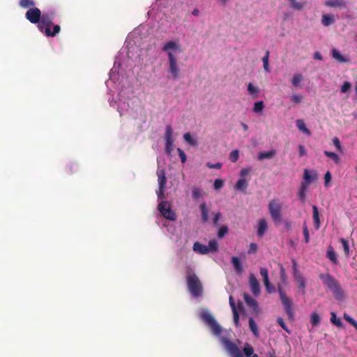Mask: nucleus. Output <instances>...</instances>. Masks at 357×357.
<instances>
[{
  "label": "nucleus",
  "instance_id": "f257e3e1",
  "mask_svg": "<svg viewBox=\"0 0 357 357\" xmlns=\"http://www.w3.org/2000/svg\"><path fill=\"white\" fill-rule=\"evenodd\" d=\"M178 47L179 45L176 42L170 40L166 43L162 48V51L167 54L169 63L168 71L172 75V77L174 79H178L180 69L177 58L171 50H178Z\"/></svg>",
  "mask_w": 357,
  "mask_h": 357
},
{
  "label": "nucleus",
  "instance_id": "f03ea898",
  "mask_svg": "<svg viewBox=\"0 0 357 357\" xmlns=\"http://www.w3.org/2000/svg\"><path fill=\"white\" fill-rule=\"evenodd\" d=\"M54 16V12L43 13L38 24V29L41 32H44L46 36L54 37L61 31V27L59 25H54L53 31H51L50 29Z\"/></svg>",
  "mask_w": 357,
  "mask_h": 357
},
{
  "label": "nucleus",
  "instance_id": "7ed1b4c3",
  "mask_svg": "<svg viewBox=\"0 0 357 357\" xmlns=\"http://www.w3.org/2000/svg\"><path fill=\"white\" fill-rule=\"evenodd\" d=\"M186 280L188 289L190 294L195 298L202 296L203 292L202 283L190 267L187 268Z\"/></svg>",
  "mask_w": 357,
  "mask_h": 357
},
{
  "label": "nucleus",
  "instance_id": "20e7f679",
  "mask_svg": "<svg viewBox=\"0 0 357 357\" xmlns=\"http://www.w3.org/2000/svg\"><path fill=\"white\" fill-rule=\"evenodd\" d=\"M319 278L322 280L323 283L333 294L335 298L340 300L343 298V292L341 290L339 282L330 274H320Z\"/></svg>",
  "mask_w": 357,
  "mask_h": 357
},
{
  "label": "nucleus",
  "instance_id": "39448f33",
  "mask_svg": "<svg viewBox=\"0 0 357 357\" xmlns=\"http://www.w3.org/2000/svg\"><path fill=\"white\" fill-rule=\"evenodd\" d=\"M200 319L206 324L212 331L213 333L219 335L222 333L221 326L217 323L215 318L207 310H203L199 314Z\"/></svg>",
  "mask_w": 357,
  "mask_h": 357
},
{
  "label": "nucleus",
  "instance_id": "423d86ee",
  "mask_svg": "<svg viewBox=\"0 0 357 357\" xmlns=\"http://www.w3.org/2000/svg\"><path fill=\"white\" fill-rule=\"evenodd\" d=\"M278 289L280 295V298L284 308L285 313L287 314L289 319L294 320V312L292 307L291 300L286 295L280 285L278 286Z\"/></svg>",
  "mask_w": 357,
  "mask_h": 357
},
{
  "label": "nucleus",
  "instance_id": "0eeeda50",
  "mask_svg": "<svg viewBox=\"0 0 357 357\" xmlns=\"http://www.w3.org/2000/svg\"><path fill=\"white\" fill-rule=\"evenodd\" d=\"M158 209L161 215L169 220L176 219V213L172 210L171 205L167 201H161L158 205Z\"/></svg>",
  "mask_w": 357,
  "mask_h": 357
},
{
  "label": "nucleus",
  "instance_id": "6e6552de",
  "mask_svg": "<svg viewBox=\"0 0 357 357\" xmlns=\"http://www.w3.org/2000/svg\"><path fill=\"white\" fill-rule=\"evenodd\" d=\"M282 206L275 199L271 201L268 204V211L271 218L275 222H280L282 221L281 215Z\"/></svg>",
  "mask_w": 357,
  "mask_h": 357
},
{
  "label": "nucleus",
  "instance_id": "1a4fd4ad",
  "mask_svg": "<svg viewBox=\"0 0 357 357\" xmlns=\"http://www.w3.org/2000/svg\"><path fill=\"white\" fill-rule=\"evenodd\" d=\"M222 343L231 357H243L236 344L226 338L222 340Z\"/></svg>",
  "mask_w": 357,
  "mask_h": 357
},
{
  "label": "nucleus",
  "instance_id": "9d476101",
  "mask_svg": "<svg viewBox=\"0 0 357 357\" xmlns=\"http://www.w3.org/2000/svg\"><path fill=\"white\" fill-rule=\"evenodd\" d=\"M294 267V278L296 282L298 288L301 291L302 294H305L306 281L303 275L297 269V264L295 260L292 261Z\"/></svg>",
  "mask_w": 357,
  "mask_h": 357
},
{
  "label": "nucleus",
  "instance_id": "9b49d317",
  "mask_svg": "<svg viewBox=\"0 0 357 357\" xmlns=\"http://www.w3.org/2000/svg\"><path fill=\"white\" fill-rule=\"evenodd\" d=\"M41 11L38 8L33 7L28 9L25 14V17L32 24H38L41 18Z\"/></svg>",
  "mask_w": 357,
  "mask_h": 357
},
{
  "label": "nucleus",
  "instance_id": "f8f14e48",
  "mask_svg": "<svg viewBox=\"0 0 357 357\" xmlns=\"http://www.w3.org/2000/svg\"><path fill=\"white\" fill-rule=\"evenodd\" d=\"M249 282L252 293L255 296H258L260 294V286L257 279L253 273H250L249 275Z\"/></svg>",
  "mask_w": 357,
  "mask_h": 357
},
{
  "label": "nucleus",
  "instance_id": "ddd939ff",
  "mask_svg": "<svg viewBox=\"0 0 357 357\" xmlns=\"http://www.w3.org/2000/svg\"><path fill=\"white\" fill-rule=\"evenodd\" d=\"M268 229V224L264 218H261L258 221L257 224V235L259 237L264 236Z\"/></svg>",
  "mask_w": 357,
  "mask_h": 357
},
{
  "label": "nucleus",
  "instance_id": "4468645a",
  "mask_svg": "<svg viewBox=\"0 0 357 357\" xmlns=\"http://www.w3.org/2000/svg\"><path fill=\"white\" fill-rule=\"evenodd\" d=\"M157 176L158 177L159 188H165L167 183V178L165 176V171L164 169H158L157 171Z\"/></svg>",
  "mask_w": 357,
  "mask_h": 357
},
{
  "label": "nucleus",
  "instance_id": "2eb2a0df",
  "mask_svg": "<svg viewBox=\"0 0 357 357\" xmlns=\"http://www.w3.org/2000/svg\"><path fill=\"white\" fill-rule=\"evenodd\" d=\"M199 208H200V211H201L202 221L203 223H206L208 221V213H209V211L208 209L206 202L202 203L199 206Z\"/></svg>",
  "mask_w": 357,
  "mask_h": 357
},
{
  "label": "nucleus",
  "instance_id": "dca6fc26",
  "mask_svg": "<svg viewBox=\"0 0 357 357\" xmlns=\"http://www.w3.org/2000/svg\"><path fill=\"white\" fill-rule=\"evenodd\" d=\"M192 248L195 252L201 255H206L208 253V247L197 241L193 244Z\"/></svg>",
  "mask_w": 357,
  "mask_h": 357
},
{
  "label": "nucleus",
  "instance_id": "f3484780",
  "mask_svg": "<svg viewBox=\"0 0 357 357\" xmlns=\"http://www.w3.org/2000/svg\"><path fill=\"white\" fill-rule=\"evenodd\" d=\"M324 4L328 7H341L345 8L347 6V2L344 0H328Z\"/></svg>",
  "mask_w": 357,
  "mask_h": 357
},
{
  "label": "nucleus",
  "instance_id": "a211bd4d",
  "mask_svg": "<svg viewBox=\"0 0 357 357\" xmlns=\"http://www.w3.org/2000/svg\"><path fill=\"white\" fill-rule=\"evenodd\" d=\"M303 177L305 181V183H307L308 185L310 183L317 178V175L313 171L310 172L307 169H305Z\"/></svg>",
  "mask_w": 357,
  "mask_h": 357
},
{
  "label": "nucleus",
  "instance_id": "6ab92c4d",
  "mask_svg": "<svg viewBox=\"0 0 357 357\" xmlns=\"http://www.w3.org/2000/svg\"><path fill=\"white\" fill-rule=\"evenodd\" d=\"M312 218L317 229H319L321 225L319 213L316 205L312 206Z\"/></svg>",
  "mask_w": 357,
  "mask_h": 357
},
{
  "label": "nucleus",
  "instance_id": "aec40b11",
  "mask_svg": "<svg viewBox=\"0 0 357 357\" xmlns=\"http://www.w3.org/2000/svg\"><path fill=\"white\" fill-rule=\"evenodd\" d=\"M307 187H308L307 183H306L305 182H302L301 184V186L299 188V190H298V199L303 203L305 202V200L306 190L307 189Z\"/></svg>",
  "mask_w": 357,
  "mask_h": 357
},
{
  "label": "nucleus",
  "instance_id": "412c9836",
  "mask_svg": "<svg viewBox=\"0 0 357 357\" xmlns=\"http://www.w3.org/2000/svg\"><path fill=\"white\" fill-rule=\"evenodd\" d=\"M248 185V181L243 178H240L235 184V189L244 192Z\"/></svg>",
  "mask_w": 357,
  "mask_h": 357
},
{
  "label": "nucleus",
  "instance_id": "4be33fe9",
  "mask_svg": "<svg viewBox=\"0 0 357 357\" xmlns=\"http://www.w3.org/2000/svg\"><path fill=\"white\" fill-rule=\"evenodd\" d=\"M231 264H233L236 273H241L243 271L240 260L237 257H233L231 258Z\"/></svg>",
  "mask_w": 357,
  "mask_h": 357
},
{
  "label": "nucleus",
  "instance_id": "5701e85b",
  "mask_svg": "<svg viewBox=\"0 0 357 357\" xmlns=\"http://www.w3.org/2000/svg\"><path fill=\"white\" fill-rule=\"evenodd\" d=\"M275 155V151L274 150H271L269 151L266 152H260L258 155L257 158L259 160H262L264 159H270L272 158Z\"/></svg>",
  "mask_w": 357,
  "mask_h": 357
},
{
  "label": "nucleus",
  "instance_id": "b1692460",
  "mask_svg": "<svg viewBox=\"0 0 357 357\" xmlns=\"http://www.w3.org/2000/svg\"><path fill=\"white\" fill-rule=\"evenodd\" d=\"M243 298L245 300V302L246 304L252 307H257V302L255 299L252 298L250 296H249L248 294L245 293L243 294Z\"/></svg>",
  "mask_w": 357,
  "mask_h": 357
},
{
  "label": "nucleus",
  "instance_id": "393cba45",
  "mask_svg": "<svg viewBox=\"0 0 357 357\" xmlns=\"http://www.w3.org/2000/svg\"><path fill=\"white\" fill-rule=\"evenodd\" d=\"M34 0H20L19 6L22 8H31L35 7Z\"/></svg>",
  "mask_w": 357,
  "mask_h": 357
},
{
  "label": "nucleus",
  "instance_id": "a878e982",
  "mask_svg": "<svg viewBox=\"0 0 357 357\" xmlns=\"http://www.w3.org/2000/svg\"><path fill=\"white\" fill-rule=\"evenodd\" d=\"M324 153L328 158L333 160L335 164L338 165L340 163V158L339 157V155L337 153L332 152V151H324Z\"/></svg>",
  "mask_w": 357,
  "mask_h": 357
},
{
  "label": "nucleus",
  "instance_id": "bb28decb",
  "mask_svg": "<svg viewBox=\"0 0 357 357\" xmlns=\"http://www.w3.org/2000/svg\"><path fill=\"white\" fill-rule=\"evenodd\" d=\"M326 257L334 264L337 263L336 253L332 246H329L326 252Z\"/></svg>",
  "mask_w": 357,
  "mask_h": 357
},
{
  "label": "nucleus",
  "instance_id": "cd10ccee",
  "mask_svg": "<svg viewBox=\"0 0 357 357\" xmlns=\"http://www.w3.org/2000/svg\"><path fill=\"white\" fill-rule=\"evenodd\" d=\"M296 124L297 128L300 130H301L303 132L307 134V135H311L310 131L305 126V124L303 120H302V119L296 120Z\"/></svg>",
  "mask_w": 357,
  "mask_h": 357
},
{
  "label": "nucleus",
  "instance_id": "c85d7f7f",
  "mask_svg": "<svg viewBox=\"0 0 357 357\" xmlns=\"http://www.w3.org/2000/svg\"><path fill=\"white\" fill-rule=\"evenodd\" d=\"M248 322H249V326H250L251 331L252 332V333L254 334V335L256 337H259V331H258L257 325L256 322L255 321L254 319L250 317L249 319Z\"/></svg>",
  "mask_w": 357,
  "mask_h": 357
},
{
  "label": "nucleus",
  "instance_id": "c756f323",
  "mask_svg": "<svg viewBox=\"0 0 357 357\" xmlns=\"http://www.w3.org/2000/svg\"><path fill=\"white\" fill-rule=\"evenodd\" d=\"M332 56L340 63H345L347 61V59H346L336 49H333L332 50Z\"/></svg>",
  "mask_w": 357,
  "mask_h": 357
},
{
  "label": "nucleus",
  "instance_id": "7c9ffc66",
  "mask_svg": "<svg viewBox=\"0 0 357 357\" xmlns=\"http://www.w3.org/2000/svg\"><path fill=\"white\" fill-rule=\"evenodd\" d=\"M243 351L244 355L246 357H251L253 356L254 354V349L253 347L248 343H246L243 349Z\"/></svg>",
  "mask_w": 357,
  "mask_h": 357
},
{
  "label": "nucleus",
  "instance_id": "2f4dec72",
  "mask_svg": "<svg viewBox=\"0 0 357 357\" xmlns=\"http://www.w3.org/2000/svg\"><path fill=\"white\" fill-rule=\"evenodd\" d=\"M183 138L190 145L195 146L197 145V141L193 138L190 132H186L183 135Z\"/></svg>",
  "mask_w": 357,
  "mask_h": 357
},
{
  "label": "nucleus",
  "instance_id": "473e14b6",
  "mask_svg": "<svg viewBox=\"0 0 357 357\" xmlns=\"http://www.w3.org/2000/svg\"><path fill=\"white\" fill-rule=\"evenodd\" d=\"M334 22L333 17L329 15H323L321 23L325 26H328Z\"/></svg>",
  "mask_w": 357,
  "mask_h": 357
},
{
  "label": "nucleus",
  "instance_id": "72a5a7b5",
  "mask_svg": "<svg viewBox=\"0 0 357 357\" xmlns=\"http://www.w3.org/2000/svg\"><path fill=\"white\" fill-rule=\"evenodd\" d=\"M291 3V7L297 10H301L305 6V3L298 2L296 0H289Z\"/></svg>",
  "mask_w": 357,
  "mask_h": 357
},
{
  "label": "nucleus",
  "instance_id": "f704fd0d",
  "mask_svg": "<svg viewBox=\"0 0 357 357\" xmlns=\"http://www.w3.org/2000/svg\"><path fill=\"white\" fill-rule=\"evenodd\" d=\"M248 91L254 98L258 96L259 92V88L253 86L251 83H249L248 85Z\"/></svg>",
  "mask_w": 357,
  "mask_h": 357
},
{
  "label": "nucleus",
  "instance_id": "c9c22d12",
  "mask_svg": "<svg viewBox=\"0 0 357 357\" xmlns=\"http://www.w3.org/2000/svg\"><path fill=\"white\" fill-rule=\"evenodd\" d=\"M207 247H208V252H217L218 250V244L217 241L215 239L210 240L208 242V246H207Z\"/></svg>",
  "mask_w": 357,
  "mask_h": 357
},
{
  "label": "nucleus",
  "instance_id": "e433bc0d",
  "mask_svg": "<svg viewBox=\"0 0 357 357\" xmlns=\"http://www.w3.org/2000/svg\"><path fill=\"white\" fill-rule=\"evenodd\" d=\"M331 321L337 327L342 328L343 326L340 319L337 318L336 314L334 312H331Z\"/></svg>",
  "mask_w": 357,
  "mask_h": 357
},
{
  "label": "nucleus",
  "instance_id": "4c0bfd02",
  "mask_svg": "<svg viewBox=\"0 0 357 357\" xmlns=\"http://www.w3.org/2000/svg\"><path fill=\"white\" fill-rule=\"evenodd\" d=\"M268 58H269V51L266 52L265 56L262 58L263 61V67L265 71L270 72L269 65H268Z\"/></svg>",
  "mask_w": 357,
  "mask_h": 357
},
{
  "label": "nucleus",
  "instance_id": "58836bf2",
  "mask_svg": "<svg viewBox=\"0 0 357 357\" xmlns=\"http://www.w3.org/2000/svg\"><path fill=\"white\" fill-rule=\"evenodd\" d=\"M303 79V75L301 74H295L291 79V84L294 86H298Z\"/></svg>",
  "mask_w": 357,
  "mask_h": 357
},
{
  "label": "nucleus",
  "instance_id": "ea45409f",
  "mask_svg": "<svg viewBox=\"0 0 357 357\" xmlns=\"http://www.w3.org/2000/svg\"><path fill=\"white\" fill-rule=\"evenodd\" d=\"M340 241L341 242V243L342 245L344 255L346 256H349L350 251H349V245L348 241L345 238H341L340 239Z\"/></svg>",
  "mask_w": 357,
  "mask_h": 357
},
{
  "label": "nucleus",
  "instance_id": "a19ab883",
  "mask_svg": "<svg viewBox=\"0 0 357 357\" xmlns=\"http://www.w3.org/2000/svg\"><path fill=\"white\" fill-rule=\"evenodd\" d=\"M264 108V104L263 101H258L254 104L253 111L256 113L262 112Z\"/></svg>",
  "mask_w": 357,
  "mask_h": 357
},
{
  "label": "nucleus",
  "instance_id": "79ce46f5",
  "mask_svg": "<svg viewBox=\"0 0 357 357\" xmlns=\"http://www.w3.org/2000/svg\"><path fill=\"white\" fill-rule=\"evenodd\" d=\"M303 232L304 235V241L305 243H308L310 241V233L307 226L305 222L303 225Z\"/></svg>",
  "mask_w": 357,
  "mask_h": 357
},
{
  "label": "nucleus",
  "instance_id": "37998d69",
  "mask_svg": "<svg viewBox=\"0 0 357 357\" xmlns=\"http://www.w3.org/2000/svg\"><path fill=\"white\" fill-rule=\"evenodd\" d=\"M310 322L313 326H317L320 322V317L317 312L311 314Z\"/></svg>",
  "mask_w": 357,
  "mask_h": 357
},
{
  "label": "nucleus",
  "instance_id": "c03bdc74",
  "mask_svg": "<svg viewBox=\"0 0 357 357\" xmlns=\"http://www.w3.org/2000/svg\"><path fill=\"white\" fill-rule=\"evenodd\" d=\"M165 140L168 141L169 144H170V140H172V129L170 125L166 127Z\"/></svg>",
  "mask_w": 357,
  "mask_h": 357
},
{
  "label": "nucleus",
  "instance_id": "a18cd8bd",
  "mask_svg": "<svg viewBox=\"0 0 357 357\" xmlns=\"http://www.w3.org/2000/svg\"><path fill=\"white\" fill-rule=\"evenodd\" d=\"M239 158V151L237 149L233 150L229 154V160L236 162L238 160Z\"/></svg>",
  "mask_w": 357,
  "mask_h": 357
},
{
  "label": "nucleus",
  "instance_id": "49530a36",
  "mask_svg": "<svg viewBox=\"0 0 357 357\" xmlns=\"http://www.w3.org/2000/svg\"><path fill=\"white\" fill-rule=\"evenodd\" d=\"M228 232V227L226 225L222 226L218 231V237L222 238Z\"/></svg>",
  "mask_w": 357,
  "mask_h": 357
},
{
  "label": "nucleus",
  "instance_id": "de8ad7c7",
  "mask_svg": "<svg viewBox=\"0 0 357 357\" xmlns=\"http://www.w3.org/2000/svg\"><path fill=\"white\" fill-rule=\"evenodd\" d=\"M260 274L263 278V280L264 283H268V271L266 268H261L260 269Z\"/></svg>",
  "mask_w": 357,
  "mask_h": 357
},
{
  "label": "nucleus",
  "instance_id": "09e8293b",
  "mask_svg": "<svg viewBox=\"0 0 357 357\" xmlns=\"http://www.w3.org/2000/svg\"><path fill=\"white\" fill-rule=\"evenodd\" d=\"M333 144L336 147V149L338 151H340V152L343 151V149L341 145L340 141L337 137H334L333 139Z\"/></svg>",
  "mask_w": 357,
  "mask_h": 357
},
{
  "label": "nucleus",
  "instance_id": "8fccbe9b",
  "mask_svg": "<svg viewBox=\"0 0 357 357\" xmlns=\"http://www.w3.org/2000/svg\"><path fill=\"white\" fill-rule=\"evenodd\" d=\"M224 185V181L222 179L217 178L214 181L213 186L215 190H220Z\"/></svg>",
  "mask_w": 357,
  "mask_h": 357
},
{
  "label": "nucleus",
  "instance_id": "3c124183",
  "mask_svg": "<svg viewBox=\"0 0 357 357\" xmlns=\"http://www.w3.org/2000/svg\"><path fill=\"white\" fill-rule=\"evenodd\" d=\"M351 87V84L349 82H344L343 83V84L341 86V92L342 93H346L347 91H348Z\"/></svg>",
  "mask_w": 357,
  "mask_h": 357
},
{
  "label": "nucleus",
  "instance_id": "603ef678",
  "mask_svg": "<svg viewBox=\"0 0 357 357\" xmlns=\"http://www.w3.org/2000/svg\"><path fill=\"white\" fill-rule=\"evenodd\" d=\"M192 195L194 199H198L202 196V191L198 188H194L192 191Z\"/></svg>",
  "mask_w": 357,
  "mask_h": 357
},
{
  "label": "nucleus",
  "instance_id": "864d4df0",
  "mask_svg": "<svg viewBox=\"0 0 357 357\" xmlns=\"http://www.w3.org/2000/svg\"><path fill=\"white\" fill-rule=\"evenodd\" d=\"M277 322L285 331L290 333L289 330L288 329L287 326H286V324L282 317H278L277 319Z\"/></svg>",
  "mask_w": 357,
  "mask_h": 357
},
{
  "label": "nucleus",
  "instance_id": "5fc2aeb1",
  "mask_svg": "<svg viewBox=\"0 0 357 357\" xmlns=\"http://www.w3.org/2000/svg\"><path fill=\"white\" fill-rule=\"evenodd\" d=\"M252 171L251 167L243 168L240 172L241 178H245V177Z\"/></svg>",
  "mask_w": 357,
  "mask_h": 357
},
{
  "label": "nucleus",
  "instance_id": "6e6d98bb",
  "mask_svg": "<svg viewBox=\"0 0 357 357\" xmlns=\"http://www.w3.org/2000/svg\"><path fill=\"white\" fill-rule=\"evenodd\" d=\"M213 222L215 226H218L219 220L220 219L222 214L220 212H217L213 214Z\"/></svg>",
  "mask_w": 357,
  "mask_h": 357
},
{
  "label": "nucleus",
  "instance_id": "4d7b16f0",
  "mask_svg": "<svg viewBox=\"0 0 357 357\" xmlns=\"http://www.w3.org/2000/svg\"><path fill=\"white\" fill-rule=\"evenodd\" d=\"M331 178H332L331 174L330 172L328 171L325 174V175H324V184H325V186H328V183L331 181Z\"/></svg>",
  "mask_w": 357,
  "mask_h": 357
},
{
  "label": "nucleus",
  "instance_id": "13d9d810",
  "mask_svg": "<svg viewBox=\"0 0 357 357\" xmlns=\"http://www.w3.org/2000/svg\"><path fill=\"white\" fill-rule=\"evenodd\" d=\"M303 97L301 95H293L291 97V100L295 103H299L302 101Z\"/></svg>",
  "mask_w": 357,
  "mask_h": 357
},
{
  "label": "nucleus",
  "instance_id": "bf43d9fd",
  "mask_svg": "<svg viewBox=\"0 0 357 357\" xmlns=\"http://www.w3.org/2000/svg\"><path fill=\"white\" fill-rule=\"evenodd\" d=\"M257 248H258V246L256 243H250L249 250L248 251V254L255 253L257 250Z\"/></svg>",
  "mask_w": 357,
  "mask_h": 357
},
{
  "label": "nucleus",
  "instance_id": "052dcab7",
  "mask_svg": "<svg viewBox=\"0 0 357 357\" xmlns=\"http://www.w3.org/2000/svg\"><path fill=\"white\" fill-rule=\"evenodd\" d=\"M206 166L210 169H219L222 167V164L220 162H217L215 164H212L211 162H208Z\"/></svg>",
  "mask_w": 357,
  "mask_h": 357
},
{
  "label": "nucleus",
  "instance_id": "680f3d73",
  "mask_svg": "<svg viewBox=\"0 0 357 357\" xmlns=\"http://www.w3.org/2000/svg\"><path fill=\"white\" fill-rule=\"evenodd\" d=\"M165 188H158V190L156 191V194H157L158 199H162L165 198Z\"/></svg>",
  "mask_w": 357,
  "mask_h": 357
},
{
  "label": "nucleus",
  "instance_id": "e2e57ef3",
  "mask_svg": "<svg viewBox=\"0 0 357 357\" xmlns=\"http://www.w3.org/2000/svg\"><path fill=\"white\" fill-rule=\"evenodd\" d=\"M178 153L179 157L181 158V162L183 163H185L186 162V160H187L185 153L181 149H178Z\"/></svg>",
  "mask_w": 357,
  "mask_h": 357
},
{
  "label": "nucleus",
  "instance_id": "0e129e2a",
  "mask_svg": "<svg viewBox=\"0 0 357 357\" xmlns=\"http://www.w3.org/2000/svg\"><path fill=\"white\" fill-rule=\"evenodd\" d=\"M234 315V322L236 326H239V314L238 311L232 312Z\"/></svg>",
  "mask_w": 357,
  "mask_h": 357
},
{
  "label": "nucleus",
  "instance_id": "69168bd1",
  "mask_svg": "<svg viewBox=\"0 0 357 357\" xmlns=\"http://www.w3.org/2000/svg\"><path fill=\"white\" fill-rule=\"evenodd\" d=\"M264 285L268 293H272L275 291V287L270 283L269 280H268V283H264Z\"/></svg>",
  "mask_w": 357,
  "mask_h": 357
},
{
  "label": "nucleus",
  "instance_id": "338daca9",
  "mask_svg": "<svg viewBox=\"0 0 357 357\" xmlns=\"http://www.w3.org/2000/svg\"><path fill=\"white\" fill-rule=\"evenodd\" d=\"M229 305L232 310V312L237 310L233 297L231 296H229Z\"/></svg>",
  "mask_w": 357,
  "mask_h": 357
},
{
  "label": "nucleus",
  "instance_id": "774afa93",
  "mask_svg": "<svg viewBox=\"0 0 357 357\" xmlns=\"http://www.w3.org/2000/svg\"><path fill=\"white\" fill-rule=\"evenodd\" d=\"M298 151H299V155L301 157L303 156L306 154V150H305L304 146H303V145L298 146Z\"/></svg>",
  "mask_w": 357,
  "mask_h": 357
}]
</instances>
